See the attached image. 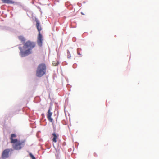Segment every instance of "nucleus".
Wrapping results in <instances>:
<instances>
[{
	"label": "nucleus",
	"instance_id": "obj_1",
	"mask_svg": "<svg viewBox=\"0 0 159 159\" xmlns=\"http://www.w3.org/2000/svg\"><path fill=\"white\" fill-rule=\"evenodd\" d=\"M23 47H19L20 50V54L21 57L26 56L32 53V50L36 47L35 42L28 40L23 43Z\"/></svg>",
	"mask_w": 159,
	"mask_h": 159
},
{
	"label": "nucleus",
	"instance_id": "obj_2",
	"mask_svg": "<svg viewBox=\"0 0 159 159\" xmlns=\"http://www.w3.org/2000/svg\"><path fill=\"white\" fill-rule=\"evenodd\" d=\"M35 21L36 22V27L39 32L37 42L38 46L41 47L42 46V42L43 40V36L40 33L42 28L40 22L37 19H36Z\"/></svg>",
	"mask_w": 159,
	"mask_h": 159
},
{
	"label": "nucleus",
	"instance_id": "obj_3",
	"mask_svg": "<svg viewBox=\"0 0 159 159\" xmlns=\"http://www.w3.org/2000/svg\"><path fill=\"white\" fill-rule=\"evenodd\" d=\"M46 66L44 63L39 64L37 68L36 72V76L38 77H41L46 73Z\"/></svg>",
	"mask_w": 159,
	"mask_h": 159
},
{
	"label": "nucleus",
	"instance_id": "obj_4",
	"mask_svg": "<svg viewBox=\"0 0 159 159\" xmlns=\"http://www.w3.org/2000/svg\"><path fill=\"white\" fill-rule=\"evenodd\" d=\"M13 143V148L15 150H20L21 149L22 146L24 145V142L23 141H20L17 140V141L14 143Z\"/></svg>",
	"mask_w": 159,
	"mask_h": 159
},
{
	"label": "nucleus",
	"instance_id": "obj_5",
	"mask_svg": "<svg viewBox=\"0 0 159 159\" xmlns=\"http://www.w3.org/2000/svg\"><path fill=\"white\" fill-rule=\"evenodd\" d=\"M12 151V149H7L3 150L2 154V158L5 159L9 157V153L10 152Z\"/></svg>",
	"mask_w": 159,
	"mask_h": 159
},
{
	"label": "nucleus",
	"instance_id": "obj_6",
	"mask_svg": "<svg viewBox=\"0 0 159 159\" xmlns=\"http://www.w3.org/2000/svg\"><path fill=\"white\" fill-rule=\"evenodd\" d=\"M51 107H50L47 113V117L49 121L51 122H53V119L51 118V116L52 114V113L51 111Z\"/></svg>",
	"mask_w": 159,
	"mask_h": 159
},
{
	"label": "nucleus",
	"instance_id": "obj_7",
	"mask_svg": "<svg viewBox=\"0 0 159 159\" xmlns=\"http://www.w3.org/2000/svg\"><path fill=\"white\" fill-rule=\"evenodd\" d=\"M16 137V135L14 134H12L11 135V137L10 138V139L11 140V143H14L15 142L17 141V139H13V138H15Z\"/></svg>",
	"mask_w": 159,
	"mask_h": 159
},
{
	"label": "nucleus",
	"instance_id": "obj_8",
	"mask_svg": "<svg viewBox=\"0 0 159 159\" xmlns=\"http://www.w3.org/2000/svg\"><path fill=\"white\" fill-rule=\"evenodd\" d=\"M2 2L3 3L5 4H13L14 3V2L11 0H1Z\"/></svg>",
	"mask_w": 159,
	"mask_h": 159
},
{
	"label": "nucleus",
	"instance_id": "obj_9",
	"mask_svg": "<svg viewBox=\"0 0 159 159\" xmlns=\"http://www.w3.org/2000/svg\"><path fill=\"white\" fill-rule=\"evenodd\" d=\"M52 135L53 136V138L52 139V141L54 143H56L57 142V137L58 136V135H57L55 133H52Z\"/></svg>",
	"mask_w": 159,
	"mask_h": 159
},
{
	"label": "nucleus",
	"instance_id": "obj_10",
	"mask_svg": "<svg viewBox=\"0 0 159 159\" xmlns=\"http://www.w3.org/2000/svg\"><path fill=\"white\" fill-rule=\"evenodd\" d=\"M19 39L21 42L23 43H25L26 42L25 41V39L23 36H19L18 37Z\"/></svg>",
	"mask_w": 159,
	"mask_h": 159
},
{
	"label": "nucleus",
	"instance_id": "obj_11",
	"mask_svg": "<svg viewBox=\"0 0 159 159\" xmlns=\"http://www.w3.org/2000/svg\"><path fill=\"white\" fill-rule=\"evenodd\" d=\"M29 155L30 157L32 158V159H36L35 157L34 156V155H33V154L31 153H30Z\"/></svg>",
	"mask_w": 159,
	"mask_h": 159
},
{
	"label": "nucleus",
	"instance_id": "obj_12",
	"mask_svg": "<svg viewBox=\"0 0 159 159\" xmlns=\"http://www.w3.org/2000/svg\"><path fill=\"white\" fill-rule=\"evenodd\" d=\"M58 64L59 63L58 62L55 63V62L54 61H53L52 63V65L53 66H56L58 65Z\"/></svg>",
	"mask_w": 159,
	"mask_h": 159
},
{
	"label": "nucleus",
	"instance_id": "obj_13",
	"mask_svg": "<svg viewBox=\"0 0 159 159\" xmlns=\"http://www.w3.org/2000/svg\"><path fill=\"white\" fill-rule=\"evenodd\" d=\"M67 58H70L71 57V56L70 53L69 51L67 50Z\"/></svg>",
	"mask_w": 159,
	"mask_h": 159
},
{
	"label": "nucleus",
	"instance_id": "obj_14",
	"mask_svg": "<svg viewBox=\"0 0 159 159\" xmlns=\"http://www.w3.org/2000/svg\"><path fill=\"white\" fill-rule=\"evenodd\" d=\"M81 13L82 15H85V14L84 13H83V12H81Z\"/></svg>",
	"mask_w": 159,
	"mask_h": 159
}]
</instances>
